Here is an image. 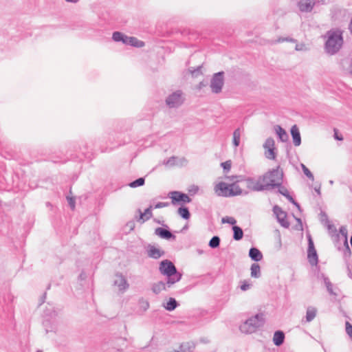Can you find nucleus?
Wrapping results in <instances>:
<instances>
[{"mask_svg": "<svg viewBox=\"0 0 352 352\" xmlns=\"http://www.w3.org/2000/svg\"><path fill=\"white\" fill-rule=\"evenodd\" d=\"M159 271L161 274L166 276L168 284H175L182 278V274L179 272L173 263L168 259L160 262Z\"/></svg>", "mask_w": 352, "mask_h": 352, "instance_id": "f257e3e1", "label": "nucleus"}, {"mask_svg": "<svg viewBox=\"0 0 352 352\" xmlns=\"http://www.w3.org/2000/svg\"><path fill=\"white\" fill-rule=\"evenodd\" d=\"M327 40L325 42V51L327 54L333 55L336 54L343 44L342 32L340 30L327 32Z\"/></svg>", "mask_w": 352, "mask_h": 352, "instance_id": "f03ea898", "label": "nucleus"}, {"mask_svg": "<svg viewBox=\"0 0 352 352\" xmlns=\"http://www.w3.org/2000/svg\"><path fill=\"white\" fill-rule=\"evenodd\" d=\"M214 190L219 197H230L241 195L242 189L236 183L228 184L224 182H220L215 184Z\"/></svg>", "mask_w": 352, "mask_h": 352, "instance_id": "7ed1b4c3", "label": "nucleus"}, {"mask_svg": "<svg viewBox=\"0 0 352 352\" xmlns=\"http://www.w3.org/2000/svg\"><path fill=\"white\" fill-rule=\"evenodd\" d=\"M264 316L263 314H257L255 316L248 318L241 326L240 330L242 333H252L264 324Z\"/></svg>", "mask_w": 352, "mask_h": 352, "instance_id": "20e7f679", "label": "nucleus"}, {"mask_svg": "<svg viewBox=\"0 0 352 352\" xmlns=\"http://www.w3.org/2000/svg\"><path fill=\"white\" fill-rule=\"evenodd\" d=\"M263 176L268 190L274 188L275 186H280V183H283V173L279 170V167L266 172Z\"/></svg>", "mask_w": 352, "mask_h": 352, "instance_id": "39448f33", "label": "nucleus"}, {"mask_svg": "<svg viewBox=\"0 0 352 352\" xmlns=\"http://www.w3.org/2000/svg\"><path fill=\"white\" fill-rule=\"evenodd\" d=\"M246 187L254 192H261L267 190V186L265 184V181L263 175L256 177H248L245 179Z\"/></svg>", "mask_w": 352, "mask_h": 352, "instance_id": "423d86ee", "label": "nucleus"}, {"mask_svg": "<svg viewBox=\"0 0 352 352\" xmlns=\"http://www.w3.org/2000/svg\"><path fill=\"white\" fill-rule=\"evenodd\" d=\"M185 98L182 91L177 90L169 94L165 100L166 104L170 109L178 108L184 102Z\"/></svg>", "mask_w": 352, "mask_h": 352, "instance_id": "0eeeda50", "label": "nucleus"}, {"mask_svg": "<svg viewBox=\"0 0 352 352\" xmlns=\"http://www.w3.org/2000/svg\"><path fill=\"white\" fill-rule=\"evenodd\" d=\"M223 72H219L214 74L210 82V88L213 93L219 94L223 86Z\"/></svg>", "mask_w": 352, "mask_h": 352, "instance_id": "6e6552de", "label": "nucleus"}, {"mask_svg": "<svg viewBox=\"0 0 352 352\" xmlns=\"http://www.w3.org/2000/svg\"><path fill=\"white\" fill-rule=\"evenodd\" d=\"M273 212L276 216L278 222L285 228H288L290 226L289 221L287 220V214L285 211L283 210L282 208L275 205L273 207Z\"/></svg>", "mask_w": 352, "mask_h": 352, "instance_id": "1a4fd4ad", "label": "nucleus"}, {"mask_svg": "<svg viewBox=\"0 0 352 352\" xmlns=\"http://www.w3.org/2000/svg\"><path fill=\"white\" fill-rule=\"evenodd\" d=\"M308 250L307 256L311 265H317L318 262V254L314 247V241L311 235H308Z\"/></svg>", "mask_w": 352, "mask_h": 352, "instance_id": "9d476101", "label": "nucleus"}, {"mask_svg": "<svg viewBox=\"0 0 352 352\" xmlns=\"http://www.w3.org/2000/svg\"><path fill=\"white\" fill-rule=\"evenodd\" d=\"M169 197L172 199L173 204H175L177 203L186 204L190 203L192 201L188 195L179 191L170 192Z\"/></svg>", "mask_w": 352, "mask_h": 352, "instance_id": "9b49d317", "label": "nucleus"}, {"mask_svg": "<svg viewBox=\"0 0 352 352\" xmlns=\"http://www.w3.org/2000/svg\"><path fill=\"white\" fill-rule=\"evenodd\" d=\"M166 228L158 227L155 230V234L162 239L166 240H175L176 236L168 229L166 225H164Z\"/></svg>", "mask_w": 352, "mask_h": 352, "instance_id": "f8f14e48", "label": "nucleus"}, {"mask_svg": "<svg viewBox=\"0 0 352 352\" xmlns=\"http://www.w3.org/2000/svg\"><path fill=\"white\" fill-rule=\"evenodd\" d=\"M175 284H168L167 280L166 279L165 281H159L155 283H154L152 285V291L155 294H159L162 291H167L170 288H171Z\"/></svg>", "mask_w": 352, "mask_h": 352, "instance_id": "ddd939ff", "label": "nucleus"}, {"mask_svg": "<svg viewBox=\"0 0 352 352\" xmlns=\"http://www.w3.org/2000/svg\"><path fill=\"white\" fill-rule=\"evenodd\" d=\"M113 284L122 292L126 291L129 287L126 278L122 274L119 273L116 274V279L113 281Z\"/></svg>", "mask_w": 352, "mask_h": 352, "instance_id": "4468645a", "label": "nucleus"}, {"mask_svg": "<svg viewBox=\"0 0 352 352\" xmlns=\"http://www.w3.org/2000/svg\"><path fill=\"white\" fill-rule=\"evenodd\" d=\"M146 252L148 257L154 259H158L160 257L163 256L165 254L164 250L157 248L152 245H148Z\"/></svg>", "mask_w": 352, "mask_h": 352, "instance_id": "2eb2a0df", "label": "nucleus"}, {"mask_svg": "<svg viewBox=\"0 0 352 352\" xmlns=\"http://www.w3.org/2000/svg\"><path fill=\"white\" fill-rule=\"evenodd\" d=\"M315 3V0H300L298 3V6L302 12H310Z\"/></svg>", "mask_w": 352, "mask_h": 352, "instance_id": "dca6fc26", "label": "nucleus"}, {"mask_svg": "<svg viewBox=\"0 0 352 352\" xmlns=\"http://www.w3.org/2000/svg\"><path fill=\"white\" fill-rule=\"evenodd\" d=\"M291 135L294 146H298L301 144V137L298 128L296 125H294L291 128Z\"/></svg>", "mask_w": 352, "mask_h": 352, "instance_id": "f3484780", "label": "nucleus"}, {"mask_svg": "<svg viewBox=\"0 0 352 352\" xmlns=\"http://www.w3.org/2000/svg\"><path fill=\"white\" fill-rule=\"evenodd\" d=\"M152 208L153 206H150L144 210V212H142L140 209H138L140 216L138 219V221H140L141 223H144L146 221L150 219L153 217Z\"/></svg>", "mask_w": 352, "mask_h": 352, "instance_id": "a211bd4d", "label": "nucleus"}, {"mask_svg": "<svg viewBox=\"0 0 352 352\" xmlns=\"http://www.w3.org/2000/svg\"><path fill=\"white\" fill-rule=\"evenodd\" d=\"M249 256L256 262L260 261L263 258L261 252L256 248H251L249 250Z\"/></svg>", "mask_w": 352, "mask_h": 352, "instance_id": "6ab92c4d", "label": "nucleus"}, {"mask_svg": "<svg viewBox=\"0 0 352 352\" xmlns=\"http://www.w3.org/2000/svg\"><path fill=\"white\" fill-rule=\"evenodd\" d=\"M125 45L133 47H142L144 45V43L142 41L138 40L135 37L127 36V38L125 41Z\"/></svg>", "mask_w": 352, "mask_h": 352, "instance_id": "aec40b11", "label": "nucleus"}, {"mask_svg": "<svg viewBox=\"0 0 352 352\" xmlns=\"http://www.w3.org/2000/svg\"><path fill=\"white\" fill-rule=\"evenodd\" d=\"M285 340V333L282 331H276L274 332L273 337L274 344L279 346L284 342Z\"/></svg>", "mask_w": 352, "mask_h": 352, "instance_id": "412c9836", "label": "nucleus"}, {"mask_svg": "<svg viewBox=\"0 0 352 352\" xmlns=\"http://www.w3.org/2000/svg\"><path fill=\"white\" fill-rule=\"evenodd\" d=\"M276 134L281 142H287L288 140V135L285 130L279 125L275 126Z\"/></svg>", "mask_w": 352, "mask_h": 352, "instance_id": "4be33fe9", "label": "nucleus"}, {"mask_svg": "<svg viewBox=\"0 0 352 352\" xmlns=\"http://www.w3.org/2000/svg\"><path fill=\"white\" fill-rule=\"evenodd\" d=\"M317 309L314 307H308L306 311V322H311L316 316Z\"/></svg>", "mask_w": 352, "mask_h": 352, "instance_id": "5701e85b", "label": "nucleus"}, {"mask_svg": "<svg viewBox=\"0 0 352 352\" xmlns=\"http://www.w3.org/2000/svg\"><path fill=\"white\" fill-rule=\"evenodd\" d=\"M131 127V123L129 120H124L118 122L117 129L120 131L119 133L126 131Z\"/></svg>", "mask_w": 352, "mask_h": 352, "instance_id": "b1692460", "label": "nucleus"}, {"mask_svg": "<svg viewBox=\"0 0 352 352\" xmlns=\"http://www.w3.org/2000/svg\"><path fill=\"white\" fill-rule=\"evenodd\" d=\"M195 344L192 342H184L179 346V350L176 352H192L195 349Z\"/></svg>", "mask_w": 352, "mask_h": 352, "instance_id": "393cba45", "label": "nucleus"}, {"mask_svg": "<svg viewBox=\"0 0 352 352\" xmlns=\"http://www.w3.org/2000/svg\"><path fill=\"white\" fill-rule=\"evenodd\" d=\"M251 276L253 278H258L261 277V267L260 265L258 263H254L251 265Z\"/></svg>", "mask_w": 352, "mask_h": 352, "instance_id": "a878e982", "label": "nucleus"}, {"mask_svg": "<svg viewBox=\"0 0 352 352\" xmlns=\"http://www.w3.org/2000/svg\"><path fill=\"white\" fill-rule=\"evenodd\" d=\"M323 280H324V285H325L327 289L328 292L329 293V294L331 296H338V294L336 291H334L333 285L330 282L329 279L327 277L324 276Z\"/></svg>", "mask_w": 352, "mask_h": 352, "instance_id": "bb28decb", "label": "nucleus"}, {"mask_svg": "<svg viewBox=\"0 0 352 352\" xmlns=\"http://www.w3.org/2000/svg\"><path fill=\"white\" fill-rule=\"evenodd\" d=\"M233 230V239L235 241H240L242 239L243 236V230L237 226H233L232 227Z\"/></svg>", "mask_w": 352, "mask_h": 352, "instance_id": "cd10ccee", "label": "nucleus"}, {"mask_svg": "<svg viewBox=\"0 0 352 352\" xmlns=\"http://www.w3.org/2000/svg\"><path fill=\"white\" fill-rule=\"evenodd\" d=\"M127 36H128L120 32H114L112 35V39L115 42H122V43L125 44V41L126 40Z\"/></svg>", "mask_w": 352, "mask_h": 352, "instance_id": "c85d7f7f", "label": "nucleus"}, {"mask_svg": "<svg viewBox=\"0 0 352 352\" xmlns=\"http://www.w3.org/2000/svg\"><path fill=\"white\" fill-rule=\"evenodd\" d=\"M177 213L184 219L188 220L190 217V213L188 208L186 206H181L177 210Z\"/></svg>", "mask_w": 352, "mask_h": 352, "instance_id": "c756f323", "label": "nucleus"}, {"mask_svg": "<svg viewBox=\"0 0 352 352\" xmlns=\"http://www.w3.org/2000/svg\"><path fill=\"white\" fill-rule=\"evenodd\" d=\"M178 305L179 304L175 298H170L167 301L166 305H164V308L166 310L171 311L175 310L178 307Z\"/></svg>", "mask_w": 352, "mask_h": 352, "instance_id": "7c9ffc66", "label": "nucleus"}, {"mask_svg": "<svg viewBox=\"0 0 352 352\" xmlns=\"http://www.w3.org/2000/svg\"><path fill=\"white\" fill-rule=\"evenodd\" d=\"M241 130L240 128L236 129L233 132V144L235 147H237L240 144Z\"/></svg>", "mask_w": 352, "mask_h": 352, "instance_id": "2f4dec72", "label": "nucleus"}, {"mask_svg": "<svg viewBox=\"0 0 352 352\" xmlns=\"http://www.w3.org/2000/svg\"><path fill=\"white\" fill-rule=\"evenodd\" d=\"M320 214H321L322 217H325V226H327L328 230L330 232H336V229L335 226L330 223V221L328 219L327 214L323 211H321Z\"/></svg>", "mask_w": 352, "mask_h": 352, "instance_id": "473e14b6", "label": "nucleus"}, {"mask_svg": "<svg viewBox=\"0 0 352 352\" xmlns=\"http://www.w3.org/2000/svg\"><path fill=\"white\" fill-rule=\"evenodd\" d=\"M220 241H221L220 238L218 236H214L210 240L208 245L211 248H217L219 246Z\"/></svg>", "mask_w": 352, "mask_h": 352, "instance_id": "72a5a7b5", "label": "nucleus"}, {"mask_svg": "<svg viewBox=\"0 0 352 352\" xmlns=\"http://www.w3.org/2000/svg\"><path fill=\"white\" fill-rule=\"evenodd\" d=\"M274 145H275L274 140L272 138H268L266 139V140L263 144V148H265V150L274 148H275Z\"/></svg>", "mask_w": 352, "mask_h": 352, "instance_id": "f704fd0d", "label": "nucleus"}, {"mask_svg": "<svg viewBox=\"0 0 352 352\" xmlns=\"http://www.w3.org/2000/svg\"><path fill=\"white\" fill-rule=\"evenodd\" d=\"M145 180L143 177H140L129 184V186L131 188H137L142 186L144 184Z\"/></svg>", "mask_w": 352, "mask_h": 352, "instance_id": "c9c22d12", "label": "nucleus"}, {"mask_svg": "<svg viewBox=\"0 0 352 352\" xmlns=\"http://www.w3.org/2000/svg\"><path fill=\"white\" fill-rule=\"evenodd\" d=\"M265 157L270 160H274L276 157L275 148L265 150Z\"/></svg>", "mask_w": 352, "mask_h": 352, "instance_id": "e433bc0d", "label": "nucleus"}, {"mask_svg": "<svg viewBox=\"0 0 352 352\" xmlns=\"http://www.w3.org/2000/svg\"><path fill=\"white\" fill-rule=\"evenodd\" d=\"M201 66H198L196 68H190L189 71L193 77H197V76L201 74Z\"/></svg>", "mask_w": 352, "mask_h": 352, "instance_id": "4c0bfd02", "label": "nucleus"}, {"mask_svg": "<svg viewBox=\"0 0 352 352\" xmlns=\"http://www.w3.org/2000/svg\"><path fill=\"white\" fill-rule=\"evenodd\" d=\"M221 222L223 223H229L233 226L236 223L235 219L232 217H226L222 218Z\"/></svg>", "mask_w": 352, "mask_h": 352, "instance_id": "58836bf2", "label": "nucleus"}, {"mask_svg": "<svg viewBox=\"0 0 352 352\" xmlns=\"http://www.w3.org/2000/svg\"><path fill=\"white\" fill-rule=\"evenodd\" d=\"M340 232L344 237V244L346 245L348 250H349L348 242H347V230L345 227L342 226L340 228Z\"/></svg>", "mask_w": 352, "mask_h": 352, "instance_id": "ea45409f", "label": "nucleus"}, {"mask_svg": "<svg viewBox=\"0 0 352 352\" xmlns=\"http://www.w3.org/2000/svg\"><path fill=\"white\" fill-rule=\"evenodd\" d=\"M240 283H241L240 289L242 291H244V292L247 291L249 289H250V287H251V284H250L248 280H241V281H240Z\"/></svg>", "mask_w": 352, "mask_h": 352, "instance_id": "a19ab883", "label": "nucleus"}, {"mask_svg": "<svg viewBox=\"0 0 352 352\" xmlns=\"http://www.w3.org/2000/svg\"><path fill=\"white\" fill-rule=\"evenodd\" d=\"M199 190V188L198 186L191 185L188 188V191L190 195L193 196L198 192Z\"/></svg>", "mask_w": 352, "mask_h": 352, "instance_id": "79ce46f5", "label": "nucleus"}, {"mask_svg": "<svg viewBox=\"0 0 352 352\" xmlns=\"http://www.w3.org/2000/svg\"><path fill=\"white\" fill-rule=\"evenodd\" d=\"M275 188H278V192L284 197L286 196V195L289 192L287 189L283 186V183H280V185L278 186H275Z\"/></svg>", "mask_w": 352, "mask_h": 352, "instance_id": "37998d69", "label": "nucleus"}, {"mask_svg": "<svg viewBox=\"0 0 352 352\" xmlns=\"http://www.w3.org/2000/svg\"><path fill=\"white\" fill-rule=\"evenodd\" d=\"M231 165H232V163H231L230 160L226 161L221 164V167L223 168V170L225 171H227V172L230 170Z\"/></svg>", "mask_w": 352, "mask_h": 352, "instance_id": "c03bdc74", "label": "nucleus"}, {"mask_svg": "<svg viewBox=\"0 0 352 352\" xmlns=\"http://www.w3.org/2000/svg\"><path fill=\"white\" fill-rule=\"evenodd\" d=\"M284 41H289V42L296 43V40H295L294 38H289V37H279L276 41V43H282V42H284Z\"/></svg>", "mask_w": 352, "mask_h": 352, "instance_id": "a18cd8bd", "label": "nucleus"}, {"mask_svg": "<svg viewBox=\"0 0 352 352\" xmlns=\"http://www.w3.org/2000/svg\"><path fill=\"white\" fill-rule=\"evenodd\" d=\"M345 325L346 333L351 338H352V324L349 322H346Z\"/></svg>", "mask_w": 352, "mask_h": 352, "instance_id": "49530a36", "label": "nucleus"}, {"mask_svg": "<svg viewBox=\"0 0 352 352\" xmlns=\"http://www.w3.org/2000/svg\"><path fill=\"white\" fill-rule=\"evenodd\" d=\"M169 206L168 202H158L154 205V208H162Z\"/></svg>", "mask_w": 352, "mask_h": 352, "instance_id": "de8ad7c7", "label": "nucleus"}, {"mask_svg": "<svg viewBox=\"0 0 352 352\" xmlns=\"http://www.w3.org/2000/svg\"><path fill=\"white\" fill-rule=\"evenodd\" d=\"M67 199L68 204H69L71 209L72 210H74V208H75V200H74V199L73 197H67Z\"/></svg>", "mask_w": 352, "mask_h": 352, "instance_id": "09e8293b", "label": "nucleus"}, {"mask_svg": "<svg viewBox=\"0 0 352 352\" xmlns=\"http://www.w3.org/2000/svg\"><path fill=\"white\" fill-rule=\"evenodd\" d=\"M303 173L309 179H310L311 180H314V175L312 174V173L309 169L306 170Z\"/></svg>", "mask_w": 352, "mask_h": 352, "instance_id": "8fccbe9b", "label": "nucleus"}, {"mask_svg": "<svg viewBox=\"0 0 352 352\" xmlns=\"http://www.w3.org/2000/svg\"><path fill=\"white\" fill-rule=\"evenodd\" d=\"M175 157L173 156L169 157L165 162L167 165H173L175 164Z\"/></svg>", "mask_w": 352, "mask_h": 352, "instance_id": "3c124183", "label": "nucleus"}, {"mask_svg": "<svg viewBox=\"0 0 352 352\" xmlns=\"http://www.w3.org/2000/svg\"><path fill=\"white\" fill-rule=\"evenodd\" d=\"M126 226L130 229V230H133L135 228V223L133 221H129Z\"/></svg>", "mask_w": 352, "mask_h": 352, "instance_id": "603ef678", "label": "nucleus"}, {"mask_svg": "<svg viewBox=\"0 0 352 352\" xmlns=\"http://www.w3.org/2000/svg\"><path fill=\"white\" fill-rule=\"evenodd\" d=\"M334 138L337 140H342L343 137L341 135H338L337 131L334 130Z\"/></svg>", "mask_w": 352, "mask_h": 352, "instance_id": "864d4df0", "label": "nucleus"}, {"mask_svg": "<svg viewBox=\"0 0 352 352\" xmlns=\"http://www.w3.org/2000/svg\"><path fill=\"white\" fill-rule=\"evenodd\" d=\"M289 202L292 203L293 204H294V202L296 201L294 200V199L289 195V193L288 192L286 196H285Z\"/></svg>", "mask_w": 352, "mask_h": 352, "instance_id": "5fc2aeb1", "label": "nucleus"}, {"mask_svg": "<svg viewBox=\"0 0 352 352\" xmlns=\"http://www.w3.org/2000/svg\"><path fill=\"white\" fill-rule=\"evenodd\" d=\"M305 45L303 44H296L295 49L297 51H301L304 49Z\"/></svg>", "mask_w": 352, "mask_h": 352, "instance_id": "6e6d98bb", "label": "nucleus"}, {"mask_svg": "<svg viewBox=\"0 0 352 352\" xmlns=\"http://www.w3.org/2000/svg\"><path fill=\"white\" fill-rule=\"evenodd\" d=\"M347 270H348V276H349V277L352 279V270L350 269V267L348 266L347 267Z\"/></svg>", "mask_w": 352, "mask_h": 352, "instance_id": "4d7b16f0", "label": "nucleus"}, {"mask_svg": "<svg viewBox=\"0 0 352 352\" xmlns=\"http://www.w3.org/2000/svg\"><path fill=\"white\" fill-rule=\"evenodd\" d=\"M314 190L318 195H320V186L315 187Z\"/></svg>", "mask_w": 352, "mask_h": 352, "instance_id": "13d9d810", "label": "nucleus"}, {"mask_svg": "<svg viewBox=\"0 0 352 352\" xmlns=\"http://www.w3.org/2000/svg\"><path fill=\"white\" fill-rule=\"evenodd\" d=\"M294 205L298 208V210H301L300 206L298 202L295 201Z\"/></svg>", "mask_w": 352, "mask_h": 352, "instance_id": "bf43d9fd", "label": "nucleus"}, {"mask_svg": "<svg viewBox=\"0 0 352 352\" xmlns=\"http://www.w3.org/2000/svg\"><path fill=\"white\" fill-rule=\"evenodd\" d=\"M301 167H302V171L305 172L306 170L309 169L308 168H307V166L305 165H304L303 164H301Z\"/></svg>", "mask_w": 352, "mask_h": 352, "instance_id": "052dcab7", "label": "nucleus"}, {"mask_svg": "<svg viewBox=\"0 0 352 352\" xmlns=\"http://www.w3.org/2000/svg\"><path fill=\"white\" fill-rule=\"evenodd\" d=\"M320 221L322 223H323L325 225V217H322L321 214H320Z\"/></svg>", "mask_w": 352, "mask_h": 352, "instance_id": "680f3d73", "label": "nucleus"}, {"mask_svg": "<svg viewBox=\"0 0 352 352\" xmlns=\"http://www.w3.org/2000/svg\"><path fill=\"white\" fill-rule=\"evenodd\" d=\"M296 221L300 224V227H302V221L300 218H296Z\"/></svg>", "mask_w": 352, "mask_h": 352, "instance_id": "e2e57ef3", "label": "nucleus"}, {"mask_svg": "<svg viewBox=\"0 0 352 352\" xmlns=\"http://www.w3.org/2000/svg\"><path fill=\"white\" fill-rule=\"evenodd\" d=\"M111 135L114 136V134H112ZM108 140H109V141L113 142L115 140V138H114V137H113V140H112L111 137H109Z\"/></svg>", "mask_w": 352, "mask_h": 352, "instance_id": "0e129e2a", "label": "nucleus"}, {"mask_svg": "<svg viewBox=\"0 0 352 352\" xmlns=\"http://www.w3.org/2000/svg\"><path fill=\"white\" fill-rule=\"evenodd\" d=\"M67 2L76 3L78 0H65Z\"/></svg>", "mask_w": 352, "mask_h": 352, "instance_id": "69168bd1", "label": "nucleus"}, {"mask_svg": "<svg viewBox=\"0 0 352 352\" xmlns=\"http://www.w3.org/2000/svg\"><path fill=\"white\" fill-rule=\"evenodd\" d=\"M155 221L157 222V223H161V222L159 220H155Z\"/></svg>", "mask_w": 352, "mask_h": 352, "instance_id": "338daca9", "label": "nucleus"}, {"mask_svg": "<svg viewBox=\"0 0 352 352\" xmlns=\"http://www.w3.org/2000/svg\"><path fill=\"white\" fill-rule=\"evenodd\" d=\"M329 183H330L331 184H332L333 183V182L332 180H331V181H329Z\"/></svg>", "mask_w": 352, "mask_h": 352, "instance_id": "774afa93", "label": "nucleus"}]
</instances>
